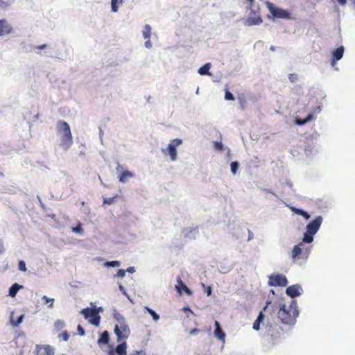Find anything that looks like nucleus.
I'll list each match as a JSON object with an SVG mask.
<instances>
[{
	"instance_id": "nucleus-1",
	"label": "nucleus",
	"mask_w": 355,
	"mask_h": 355,
	"mask_svg": "<svg viewBox=\"0 0 355 355\" xmlns=\"http://www.w3.org/2000/svg\"><path fill=\"white\" fill-rule=\"evenodd\" d=\"M119 323L115 325L114 331L117 337V342L121 343L116 347L114 351H110L109 355H127V343L125 340L129 337L130 330L123 319Z\"/></svg>"
},
{
	"instance_id": "nucleus-2",
	"label": "nucleus",
	"mask_w": 355,
	"mask_h": 355,
	"mask_svg": "<svg viewBox=\"0 0 355 355\" xmlns=\"http://www.w3.org/2000/svg\"><path fill=\"white\" fill-rule=\"evenodd\" d=\"M298 315L299 312L295 301H292L289 305H281L277 313V316L281 322L288 325H293Z\"/></svg>"
},
{
	"instance_id": "nucleus-3",
	"label": "nucleus",
	"mask_w": 355,
	"mask_h": 355,
	"mask_svg": "<svg viewBox=\"0 0 355 355\" xmlns=\"http://www.w3.org/2000/svg\"><path fill=\"white\" fill-rule=\"evenodd\" d=\"M283 331L282 327L277 323L267 324L264 329L266 342L271 345H277L282 338Z\"/></svg>"
},
{
	"instance_id": "nucleus-4",
	"label": "nucleus",
	"mask_w": 355,
	"mask_h": 355,
	"mask_svg": "<svg viewBox=\"0 0 355 355\" xmlns=\"http://www.w3.org/2000/svg\"><path fill=\"white\" fill-rule=\"evenodd\" d=\"M58 132L60 135V146L67 150L73 144V137L69 124L64 121L57 123Z\"/></svg>"
},
{
	"instance_id": "nucleus-5",
	"label": "nucleus",
	"mask_w": 355,
	"mask_h": 355,
	"mask_svg": "<svg viewBox=\"0 0 355 355\" xmlns=\"http://www.w3.org/2000/svg\"><path fill=\"white\" fill-rule=\"evenodd\" d=\"M322 222V217L321 216H317L313 221L309 223L306 227V233L304 234L302 241L306 243H310L313 240V235H315Z\"/></svg>"
},
{
	"instance_id": "nucleus-6",
	"label": "nucleus",
	"mask_w": 355,
	"mask_h": 355,
	"mask_svg": "<svg viewBox=\"0 0 355 355\" xmlns=\"http://www.w3.org/2000/svg\"><path fill=\"white\" fill-rule=\"evenodd\" d=\"M81 313L86 319L89 320L90 323L95 326L99 325L101 317L97 309L86 308L83 309Z\"/></svg>"
},
{
	"instance_id": "nucleus-7",
	"label": "nucleus",
	"mask_w": 355,
	"mask_h": 355,
	"mask_svg": "<svg viewBox=\"0 0 355 355\" xmlns=\"http://www.w3.org/2000/svg\"><path fill=\"white\" fill-rule=\"evenodd\" d=\"M247 3V8L250 10V14H254V16H250L246 21V24L248 26L259 25L262 23L263 20L259 15H256V12L252 9V6L254 3V0H245Z\"/></svg>"
},
{
	"instance_id": "nucleus-8",
	"label": "nucleus",
	"mask_w": 355,
	"mask_h": 355,
	"mask_svg": "<svg viewBox=\"0 0 355 355\" xmlns=\"http://www.w3.org/2000/svg\"><path fill=\"white\" fill-rule=\"evenodd\" d=\"M182 141L180 139H174L171 141L166 149H163L164 153H168L170 155V158L172 161H175L177 159V150L176 147L182 144Z\"/></svg>"
},
{
	"instance_id": "nucleus-9",
	"label": "nucleus",
	"mask_w": 355,
	"mask_h": 355,
	"mask_svg": "<svg viewBox=\"0 0 355 355\" xmlns=\"http://www.w3.org/2000/svg\"><path fill=\"white\" fill-rule=\"evenodd\" d=\"M268 284L271 286L284 287L288 284V280L282 274H273L269 277Z\"/></svg>"
},
{
	"instance_id": "nucleus-10",
	"label": "nucleus",
	"mask_w": 355,
	"mask_h": 355,
	"mask_svg": "<svg viewBox=\"0 0 355 355\" xmlns=\"http://www.w3.org/2000/svg\"><path fill=\"white\" fill-rule=\"evenodd\" d=\"M268 8L270 13L275 18L289 19L291 17L290 12L286 10L275 7L272 4H269Z\"/></svg>"
},
{
	"instance_id": "nucleus-11",
	"label": "nucleus",
	"mask_w": 355,
	"mask_h": 355,
	"mask_svg": "<svg viewBox=\"0 0 355 355\" xmlns=\"http://www.w3.org/2000/svg\"><path fill=\"white\" fill-rule=\"evenodd\" d=\"M12 31V27L6 19H0V37L10 34Z\"/></svg>"
},
{
	"instance_id": "nucleus-12",
	"label": "nucleus",
	"mask_w": 355,
	"mask_h": 355,
	"mask_svg": "<svg viewBox=\"0 0 355 355\" xmlns=\"http://www.w3.org/2000/svg\"><path fill=\"white\" fill-rule=\"evenodd\" d=\"M270 304V301H267L266 302V306L263 307V311L259 313L257 318L254 322V323H253V329H254L255 331H259L260 329V324H261V322H263V318H264V315L263 313V311H265L267 309V307L268 306V305Z\"/></svg>"
},
{
	"instance_id": "nucleus-13",
	"label": "nucleus",
	"mask_w": 355,
	"mask_h": 355,
	"mask_svg": "<svg viewBox=\"0 0 355 355\" xmlns=\"http://www.w3.org/2000/svg\"><path fill=\"white\" fill-rule=\"evenodd\" d=\"M37 355H54L53 348L49 345L37 346Z\"/></svg>"
},
{
	"instance_id": "nucleus-14",
	"label": "nucleus",
	"mask_w": 355,
	"mask_h": 355,
	"mask_svg": "<svg viewBox=\"0 0 355 355\" xmlns=\"http://www.w3.org/2000/svg\"><path fill=\"white\" fill-rule=\"evenodd\" d=\"M300 289L301 287L299 285H292L286 288V293L289 297L294 298L301 294L300 291Z\"/></svg>"
},
{
	"instance_id": "nucleus-15",
	"label": "nucleus",
	"mask_w": 355,
	"mask_h": 355,
	"mask_svg": "<svg viewBox=\"0 0 355 355\" xmlns=\"http://www.w3.org/2000/svg\"><path fill=\"white\" fill-rule=\"evenodd\" d=\"M344 53V47L340 46L335 49L333 51V59L331 61V64L334 65L336 62V61L340 60L343 56Z\"/></svg>"
},
{
	"instance_id": "nucleus-16",
	"label": "nucleus",
	"mask_w": 355,
	"mask_h": 355,
	"mask_svg": "<svg viewBox=\"0 0 355 355\" xmlns=\"http://www.w3.org/2000/svg\"><path fill=\"white\" fill-rule=\"evenodd\" d=\"M216 329L214 330V336L220 340L224 341L225 338V334L222 330L220 323L218 321H215Z\"/></svg>"
},
{
	"instance_id": "nucleus-17",
	"label": "nucleus",
	"mask_w": 355,
	"mask_h": 355,
	"mask_svg": "<svg viewBox=\"0 0 355 355\" xmlns=\"http://www.w3.org/2000/svg\"><path fill=\"white\" fill-rule=\"evenodd\" d=\"M303 243L304 242L302 241V242L300 243L298 245H295L293 247V249L291 252V257H292L293 261H295L299 257V256L302 254V249L301 246L303 245Z\"/></svg>"
},
{
	"instance_id": "nucleus-18",
	"label": "nucleus",
	"mask_w": 355,
	"mask_h": 355,
	"mask_svg": "<svg viewBox=\"0 0 355 355\" xmlns=\"http://www.w3.org/2000/svg\"><path fill=\"white\" fill-rule=\"evenodd\" d=\"M313 119V114L312 113H309L307 116L304 119H301L300 118H295V123L297 125H303L308 122L311 121Z\"/></svg>"
},
{
	"instance_id": "nucleus-19",
	"label": "nucleus",
	"mask_w": 355,
	"mask_h": 355,
	"mask_svg": "<svg viewBox=\"0 0 355 355\" xmlns=\"http://www.w3.org/2000/svg\"><path fill=\"white\" fill-rule=\"evenodd\" d=\"M22 288L23 286L21 285H19L17 283H15L9 289V295L12 297H15L17 292Z\"/></svg>"
},
{
	"instance_id": "nucleus-20",
	"label": "nucleus",
	"mask_w": 355,
	"mask_h": 355,
	"mask_svg": "<svg viewBox=\"0 0 355 355\" xmlns=\"http://www.w3.org/2000/svg\"><path fill=\"white\" fill-rule=\"evenodd\" d=\"M109 340H110L109 334L107 331H105L104 332H103L101 334L97 343L98 345H101V344L106 345L109 343Z\"/></svg>"
},
{
	"instance_id": "nucleus-21",
	"label": "nucleus",
	"mask_w": 355,
	"mask_h": 355,
	"mask_svg": "<svg viewBox=\"0 0 355 355\" xmlns=\"http://www.w3.org/2000/svg\"><path fill=\"white\" fill-rule=\"evenodd\" d=\"M24 318V315L21 314V315H19L17 318V320H15L13 318V313H12L11 315H10V324L13 327H17L20 323L22 322Z\"/></svg>"
},
{
	"instance_id": "nucleus-22",
	"label": "nucleus",
	"mask_w": 355,
	"mask_h": 355,
	"mask_svg": "<svg viewBox=\"0 0 355 355\" xmlns=\"http://www.w3.org/2000/svg\"><path fill=\"white\" fill-rule=\"evenodd\" d=\"M210 68H211V64L209 63H207L198 69V73L200 75H209L210 74L209 73Z\"/></svg>"
},
{
	"instance_id": "nucleus-23",
	"label": "nucleus",
	"mask_w": 355,
	"mask_h": 355,
	"mask_svg": "<svg viewBox=\"0 0 355 355\" xmlns=\"http://www.w3.org/2000/svg\"><path fill=\"white\" fill-rule=\"evenodd\" d=\"M132 176L133 174L130 171H125L123 173H121L119 177V181L121 182L125 183L128 178H132Z\"/></svg>"
},
{
	"instance_id": "nucleus-24",
	"label": "nucleus",
	"mask_w": 355,
	"mask_h": 355,
	"mask_svg": "<svg viewBox=\"0 0 355 355\" xmlns=\"http://www.w3.org/2000/svg\"><path fill=\"white\" fill-rule=\"evenodd\" d=\"M143 36L145 39H150L151 35V27L150 25L146 24L143 30Z\"/></svg>"
},
{
	"instance_id": "nucleus-25",
	"label": "nucleus",
	"mask_w": 355,
	"mask_h": 355,
	"mask_svg": "<svg viewBox=\"0 0 355 355\" xmlns=\"http://www.w3.org/2000/svg\"><path fill=\"white\" fill-rule=\"evenodd\" d=\"M123 3V0H111L112 10L114 12H117L119 5Z\"/></svg>"
},
{
	"instance_id": "nucleus-26",
	"label": "nucleus",
	"mask_w": 355,
	"mask_h": 355,
	"mask_svg": "<svg viewBox=\"0 0 355 355\" xmlns=\"http://www.w3.org/2000/svg\"><path fill=\"white\" fill-rule=\"evenodd\" d=\"M54 326L57 331H60L64 327L65 324L63 321L58 320L55 322Z\"/></svg>"
},
{
	"instance_id": "nucleus-27",
	"label": "nucleus",
	"mask_w": 355,
	"mask_h": 355,
	"mask_svg": "<svg viewBox=\"0 0 355 355\" xmlns=\"http://www.w3.org/2000/svg\"><path fill=\"white\" fill-rule=\"evenodd\" d=\"M177 282L178 283V285H177L175 287H176V289L177 291L181 293H182V291L181 289H183L184 288V285H185L182 280L181 279V278L180 277H178L177 279Z\"/></svg>"
},
{
	"instance_id": "nucleus-28",
	"label": "nucleus",
	"mask_w": 355,
	"mask_h": 355,
	"mask_svg": "<svg viewBox=\"0 0 355 355\" xmlns=\"http://www.w3.org/2000/svg\"><path fill=\"white\" fill-rule=\"evenodd\" d=\"M146 309L154 320L157 321L159 319V315L155 311L148 307H146Z\"/></svg>"
},
{
	"instance_id": "nucleus-29",
	"label": "nucleus",
	"mask_w": 355,
	"mask_h": 355,
	"mask_svg": "<svg viewBox=\"0 0 355 355\" xmlns=\"http://www.w3.org/2000/svg\"><path fill=\"white\" fill-rule=\"evenodd\" d=\"M231 171L233 174H236L239 168V163L237 162H232L230 164Z\"/></svg>"
},
{
	"instance_id": "nucleus-30",
	"label": "nucleus",
	"mask_w": 355,
	"mask_h": 355,
	"mask_svg": "<svg viewBox=\"0 0 355 355\" xmlns=\"http://www.w3.org/2000/svg\"><path fill=\"white\" fill-rule=\"evenodd\" d=\"M225 98L229 101L234 100L233 94L228 89H226L225 91Z\"/></svg>"
},
{
	"instance_id": "nucleus-31",
	"label": "nucleus",
	"mask_w": 355,
	"mask_h": 355,
	"mask_svg": "<svg viewBox=\"0 0 355 355\" xmlns=\"http://www.w3.org/2000/svg\"><path fill=\"white\" fill-rule=\"evenodd\" d=\"M42 300L44 301V302L46 304H47L49 302H51L50 304L49 305V307H52L53 306V302H54V300L53 298L50 299V298L47 297L46 295H44L42 297Z\"/></svg>"
},
{
	"instance_id": "nucleus-32",
	"label": "nucleus",
	"mask_w": 355,
	"mask_h": 355,
	"mask_svg": "<svg viewBox=\"0 0 355 355\" xmlns=\"http://www.w3.org/2000/svg\"><path fill=\"white\" fill-rule=\"evenodd\" d=\"M18 268L21 271H23V272L26 271V263L24 261L21 260L19 261Z\"/></svg>"
},
{
	"instance_id": "nucleus-33",
	"label": "nucleus",
	"mask_w": 355,
	"mask_h": 355,
	"mask_svg": "<svg viewBox=\"0 0 355 355\" xmlns=\"http://www.w3.org/2000/svg\"><path fill=\"white\" fill-rule=\"evenodd\" d=\"M10 6V3L0 0V8L2 9H6Z\"/></svg>"
},
{
	"instance_id": "nucleus-34",
	"label": "nucleus",
	"mask_w": 355,
	"mask_h": 355,
	"mask_svg": "<svg viewBox=\"0 0 355 355\" xmlns=\"http://www.w3.org/2000/svg\"><path fill=\"white\" fill-rule=\"evenodd\" d=\"M105 264L107 266L117 267V266H119L120 262L118 261H107Z\"/></svg>"
},
{
	"instance_id": "nucleus-35",
	"label": "nucleus",
	"mask_w": 355,
	"mask_h": 355,
	"mask_svg": "<svg viewBox=\"0 0 355 355\" xmlns=\"http://www.w3.org/2000/svg\"><path fill=\"white\" fill-rule=\"evenodd\" d=\"M214 145L215 149L217 150H222L223 148V145L220 141H215Z\"/></svg>"
},
{
	"instance_id": "nucleus-36",
	"label": "nucleus",
	"mask_w": 355,
	"mask_h": 355,
	"mask_svg": "<svg viewBox=\"0 0 355 355\" xmlns=\"http://www.w3.org/2000/svg\"><path fill=\"white\" fill-rule=\"evenodd\" d=\"M72 231L76 233L82 234L83 232V229L81 227L80 224H78L76 227H73Z\"/></svg>"
},
{
	"instance_id": "nucleus-37",
	"label": "nucleus",
	"mask_w": 355,
	"mask_h": 355,
	"mask_svg": "<svg viewBox=\"0 0 355 355\" xmlns=\"http://www.w3.org/2000/svg\"><path fill=\"white\" fill-rule=\"evenodd\" d=\"M297 75L295 73H290L288 75V79L291 83H295L297 80Z\"/></svg>"
},
{
	"instance_id": "nucleus-38",
	"label": "nucleus",
	"mask_w": 355,
	"mask_h": 355,
	"mask_svg": "<svg viewBox=\"0 0 355 355\" xmlns=\"http://www.w3.org/2000/svg\"><path fill=\"white\" fill-rule=\"evenodd\" d=\"M125 270H123V269H119V270L117 271V272H116V277H121V278H122V277H123L125 276Z\"/></svg>"
},
{
	"instance_id": "nucleus-39",
	"label": "nucleus",
	"mask_w": 355,
	"mask_h": 355,
	"mask_svg": "<svg viewBox=\"0 0 355 355\" xmlns=\"http://www.w3.org/2000/svg\"><path fill=\"white\" fill-rule=\"evenodd\" d=\"M59 337H62L64 341H67L69 338V334L67 331H64L60 334Z\"/></svg>"
},
{
	"instance_id": "nucleus-40",
	"label": "nucleus",
	"mask_w": 355,
	"mask_h": 355,
	"mask_svg": "<svg viewBox=\"0 0 355 355\" xmlns=\"http://www.w3.org/2000/svg\"><path fill=\"white\" fill-rule=\"evenodd\" d=\"M115 197L105 198L103 200L104 204L111 205L114 202Z\"/></svg>"
},
{
	"instance_id": "nucleus-41",
	"label": "nucleus",
	"mask_w": 355,
	"mask_h": 355,
	"mask_svg": "<svg viewBox=\"0 0 355 355\" xmlns=\"http://www.w3.org/2000/svg\"><path fill=\"white\" fill-rule=\"evenodd\" d=\"M78 334L80 335V336H83L85 335V330L83 329V327L81 326V325H78Z\"/></svg>"
},
{
	"instance_id": "nucleus-42",
	"label": "nucleus",
	"mask_w": 355,
	"mask_h": 355,
	"mask_svg": "<svg viewBox=\"0 0 355 355\" xmlns=\"http://www.w3.org/2000/svg\"><path fill=\"white\" fill-rule=\"evenodd\" d=\"M240 107L241 110H245V100L240 99Z\"/></svg>"
},
{
	"instance_id": "nucleus-43",
	"label": "nucleus",
	"mask_w": 355,
	"mask_h": 355,
	"mask_svg": "<svg viewBox=\"0 0 355 355\" xmlns=\"http://www.w3.org/2000/svg\"><path fill=\"white\" fill-rule=\"evenodd\" d=\"M300 216H303L306 220H308L310 218V215L305 211H303Z\"/></svg>"
},
{
	"instance_id": "nucleus-44",
	"label": "nucleus",
	"mask_w": 355,
	"mask_h": 355,
	"mask_svg": "<svg viewBox=\"0 0 355 355\" xmlns=\"http://www.w3.org/2000/svg\"><path fill=\"white\" fill-rule=\"evenodd\" d=\"M183 290L188 294V295H191V290L186 286V285H184V288Z\"/></svg>"
},
{
	"instance_id": "nucleus-45",
	"label": "nucleus",
	"mask_w": 355,
	"mask_h": 355,
	"mask_svg": "<svg viewBox=\"0 0 355 355\" xmlns=\"http://www.w3.org/2000/svg\"><path fill=\"white\" fill-rule=\"evenodd\" d=\"M145 46L147 48H150L152 46L151 42L150 41V39H148V40L145 42Z\"/></svg>"
},
{
	"instance_id": "nucleus-46",
	"label": "nucleus",
	"mask_w": 355,
	"mask_h": 355,
	"mask_svg": "<svg viewBox=\"0 0 355 355\" xmlns=\"http://www.w3.org/2000/svg\"><path fill=\"white\" fill-rule=\"evenodd\" d=\"M200 331V330L198 329H191L189 332V334L191 335H193V334H197Z\"/></svg>"
},
{
	"instance_id": "nucleus-47",
	"label": "nucleus",
	"mask_w": 355,
	"mask_h": 355,
	"mask_svg": "<svg viewBox=\"0 0 355 355\" xmlns=\"http://www.w3.org/2000/svg\"><path fill=\"white\" fill-rule=\"evenodd\" d=\"M46 44H42V45H39V46H35V49H39V50H41V49H45V48H46Z\"/></svg>"
},
{
	"instance_id": "nucleus-48",
	"label": "nucleus",
	"mask_w": 355,
	"mask_h": 355,
	"mask_svg": "<svg viewBox=\"0 0 355 355\" xmlns=\"http://www.w3.org/2000/svg\"><path fill=\"white\" fill-rule=\"evenodd\" d=\"M293 210H294L295 213H296L297 214H299V215H300L304 211L300 209H294Z\"/></svg>"
},
{
	"instance_id": "nucleus-49",
	"label": "nucleus",
	"mask_w": 355,
	"mask_h": 355,
	"mask_svg": "<svg viewBox=\"0 0 355 355\" xmlns=\"http://www.w3.org/2000/svg\"><path fill=\"white\" fill-rule=\"evenodd\" d=\"M182 310H183V311H189V312H190L191 313L193 314V311L189 309V306L184 307V308L182 309Z\"/></svg>"
},
{
	"instance_id": "nucleus-50",
	"label": "nucleus",
	"mask_w": 355,
	"mask_h": 355,
	"mask_svg": "<svg viewBox=\"0 0 355 355\" xmlns=\"http://www.w3.org/2000/svg\"><path fill=\"white\" fill-rule=\"evenodd\" d=\"M207 294L208 296H209L211 294V288L210 286H208L207 288Z\"/></svg>"
},
{
	"instance_id": "nucleus-51",
	"label": "nucleus",
	"mask_w": 355,
	"mask_h": 355,
	"mask_svg": "<svg viewBox=\"0 0 355 355\" xmlns=\"http://www.w3.org/2000/svg\"><path fill=\"white\" fill-rule=\"evenodd\" d=\"M4 248L1 240L0 239V254L3 251Z\"/></svg>"
},
{
	"instance_id": "nucleus-52",
	"label": "nucleus",
	"mask_w": 355,
	"mask_h": 355,
	"mask_svg": "<svg viewBox=\"0 0 355 355\" xmlns=\"http://www.w3.org/2000/svg\"><path fill=\"white\" fill-rule=\"evenodd\" d=\"M337 1L339 3V4L343 6L346 3L347 0H337Z\"/></svg>"
},
{
	"instance_id": "nucleus-53",
	"label": "nucleus",
	"mask_w": 355,
	"mask_h": 355,
	"mask_svg": "<svg viewBox=\"0 0 355 355\" xmlns=\"http://www.w3.org/2000/svg\"><path fill=\"white\" fill-rule=\"evenodd\" d=\"M127 271L130 272V273H132L135 272V268L134 267H129L128 269H127Z\"/></svg>"
},
{
	"instance_id": "nucleus-54",
	"label": "nucleus",
	"mask_w": 355,
	"mask_h": 355,
	"mask_svg": "<svg viewBox=\"0 0 355 355\" xmlns=\"http://www.w3.org/2000/svg\"><path fill=\"white\" fill-rule=\"evenodd\" d=\"M320 111H321V106H320V105H319V106H318V107L315 109L314 112H316V113H317V112H320Z\"/></svg>"
},
{
	"instance_id": "nucleus-55",
	"label": "nucleus",
	"mask_w": 355,
	"mask_h": 355,
	"mask_svg": "<svg viewBox=\"0 0 355 355\" xmlns=\"http://www.w3.org/2000/svg\"><path fill=\"white\" fill-rule=\"evenodd\" d=\"M119 288H120V290H121V291H124V288H123V286H121V285H120V286H119Z\"/></svg>"
},
{
	"instance_id": "nucleus-56",
	"label": "nucleus",
	"mask_w": 355,
	"mask_h": 355,
	"mask_svg": "<svg viewBox=\"0 0 355 355\" xmlns=\"http://www.w3.org/2000/svg\"><path fill=\"white\" fill-rule=\"evenodd\" d=\"M135 353H136L137 354H141V353H142V351H136V352H135Z\"/></svg>"
},
{
	"instance_id": "nucleus-57",
	"label": "nucleus",
	"mask_w": 355,
	"mask_h": 355,
	"mask_svg": "<svg viewBox=\"0 0 355 355\" xmlns=\"http://www.w3.org/2000/svg\"><path fill=\"white\" fill-rule=\"evenodd\" d=\"M350 1L355 6V0H350Z\"/></svg>"
},
{
	"instance_id": "nucleus-58",
	"label": "nucleus",
	"mask_w": 355,
	"mask_h": 355,
	"mask_svg": "<svg viewBox=\"0 0 355 355\" xmlns=\"http://www.w3.org/2000/svg\"><path fill=\"white\" fill-rule=\"evenodd\" d=\"M119 168H121V166H118V167L116 168V170H119Z\"/></svg>"
}]
</instances>
